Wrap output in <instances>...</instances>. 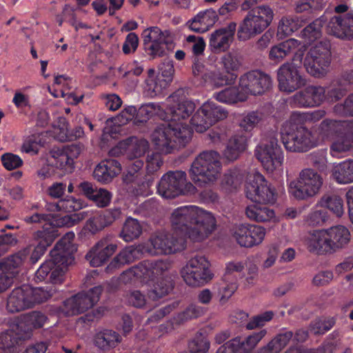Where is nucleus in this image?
<instances>
[{"instance_id":"nucleus-28","label":"nucleus","mask_w":353,"mask_h":353,"mask_svg":"<svg viewBox=\"0 0 353 353\" xmlns=\"http://www.w3.org/2000/svg\"><path fill=\"white\" fill-rule=\"evenodd\" d=\"M306 23V19L298 16H284L278 25L277 36L283 39L292 34L303 27Z\"/></svg>"},{"instance_id":"nucleus-50","label":"nucleus","mask_w":353,"mask_h":353,"mask_svg":"<svg viewBox=\"0 0 353 353\" xmlns=\"http://www.w3.org/2000/svg\"><path fill=\"white\" fill-rule=\"evenodd\" d=\"M347 93L346 88L341 83V81L334 80L327 92L325 99L330 103H334L341 100Z\"/></svg>"},{"instance_id":"nucleus-40","label":"nucleus","mask_w":353,"mask_h":353,"mask_svg":"<svg viewBox=\"0 0 353 353\" xmlns=\"http://www.w3.org/2000/svg\"><path fill=\"white\" fill-rule=\"evenodd\" d=\"M29 291V296L31 307H33L36 304H39L48 301L55 292V290L49 287L31 288L27 285Z\"/></svg>"},{"instance_id":"nucleus-42","label":"nucleus","mask_w":353,"mask_h":353,"mask_svg":"<svg viewBox=\"0 0 353 353\" xmlns=\"http://www.w3.org/2000/svg\"><path fill=\"white\" fill-rule=\"evenodd\" d=\"M74 238L72 232H68L59 240L55 245L54 248L51 251L52 257H54L57 261H60V258H65L69 250L72 247V241Z\"/></svg>"},{"instance_id":"nucleus-38","label":"nucleus","mask_w":353,"mask_h":353,"mask_svg":"<svg viewBox=\"0 0 353 353\" xmlns=\"http://www.w3.org/2000/svg\"><path fill=\"white\" fill-rule=\"evenodd\" d=\"M143 228L140 222L131 217L128 218L123 223L121 236L126 242L138 239L142 233Z\"/></svg>"},{"instance_id":"nucleus-58","label":"nucleus","mask_w":353,"mask_h":353,"mask_svg":"<svg viewBox=\"0 0 353 353\" xmlns=\"http://www.w3.org/2000/svg\"><path fill=\"white\" fill-rule=\"evenodd\" d=\"M188 347L191 353H205L210 347V342L201 333H197L189 343Z\"/></svg>"},{"instance_id":"nucleus-26","label":"nucleus","mask_w":353,"mask_h":353,"mask_svg":"<svg viewBox=\"0 0 353 353\" xmlns=\"http://www.w3.org/2000/svg\"><path fill=\"white\" fill-rule=\"evenodd\" d=\"M352 121H341L326 119L322 121L318 128V134L323 140H330L331 139L343 134L346 128H352Z\"/></svg>"},{"instance_id":"nucleus-23","label":"nucleus","mask_w":353,"mask_h":353,"mask_svg":"<svg viewBox=\"0 0 353 353\" xmlns=\"http://www.w3.org/2000/svg\"><path fill=\"white\" fill-rule=\"evenodd\" d=\"M236 23L230 22L226 27L214 31L210 39V46L216 51L227 50L234 40Z\"/></svg>"},{"instance_id":"nucleus-56","label":"nucleus","mask_w":353,"mask_h":353,"mask_svg":"<svg viewBox=\"0 0 353 353\" xmlns=\"http://www.w3.org/2000/svg\"><path fill=\"white\" fill-rule=\"evenodd\" d=\"M332 112L339 117H353V94L348 95L343 103H336Z\"/></svg>"},{"instance_id":"nucleus-9","label":"nucleus","mask_w":353,"mask_h":353,"mask_svg":"<svg viewBox=\"0 0 353 353\" xmlns=\"http://www.w3.org/2000/svg\"><path fill=\"white\" fill-rule=\"evenodd\" d=\"M196 188L187 181L186 173L181 170L169 171L159 182L157 192L165 199H174L181 194L194 193Z\"/></svg>"},{"instance_id":"nucleus-2","label":"nucleus","mask_w":353,"mask_h":353,"mask_svg":"<svg viewBox=\"0 0 353 353\" xmlns=\"http://www.w3.org/2000/svg\"><path fill=\"white\" fill-rule=\"evenodd\" d=\"M245 193L248 199L259 203L247 207L245 214L250 219L265 222L274 217V211L263 204L275 201L274 190L262 174L256 173L252 176L245 186Z\"/></svg>"},{"instance_id":"nucleus-17","label":"nucleus","mask_w":353,"mask_h":353,"mask_svg":"<svg viewBox=\"0 0 353 353\" xmlns=\"http://www.w3.org/2000/svg\"><path fill=\"white\" fill-rule=\"evenodd\" d=\"M167 112L173 121L188 118L195 109V105L186 99L185 91L179 89L166 99Z\"/></svg>"},{"instance_id":"nucleus-29","label":"nucleus","mask_w":353,"mask_h":353,"mask_svg":"<svg viewBox=\"0 0 353 353\" xmlns=\"http://www.w3.org/2000/svg\"><path fill=\"white\" fill-rule=\"evenodd\" d=\"M143 250V247L142 245L128 246L113 259L110 265L115 268H119L122 265L133 263L141 257Z\"/></svg>"},{"instance_id":"nucleus-51","label":"nucleus","mask_w":353,"mask_h":353,"mask_svg":"<svg viewBox=\"0 0 353 353\" xmlns=\"http://www.w3.org/2000/svg\"><path fill=\"white\" fill-rule=\"evenodd\" d=\"M145 90L152 97L161 94L168 85L167 81L160 77H150L145 80Z\"/></svg>"},{"instance_id":"nucleus-13","label":"nucleus","mask_w":353,"mask_h":353,"mask_svg":"<svg viewBox=\"0 0 353 353\" xmlns=\"http://www.w3.org/2000/svg\"><path fill=\"white\" fill-rule=\"evenodd\" d=\"M142 38L145 51L153 59L164 56L165 46L172 43L170 32L156 26L144 30Z\"/></svg>"},{"instance_id":"nucleus-33","label":"nucleus","mask_w":353,"mask_h":353,"mask_svg":"<svg viewBox=\"0 0 353 353\" xmlns=\"http://www.w3.org/2000/svg\"><path fill=\"white\" fill-rule=\"evenodd\" d=\"M247 139L243 135H234L232 137L227 144L223 152V156L228 161H233L236 160L241 153L246 148Z\"/></svg>"},{"instance_id":"nucleus-3","label":"nucleus","mask_w":353,"mask_h":353,"mask_svg":"<svg viewBox=\"0 0 353 353\" xmlns=\"http://www.w3.org/2000/svg\"><path fill=\"white\" fill-rule=\"evenodd\" d=\"M192 131L181 123L163 124L155 128L151 141L157 152L168 154L185 147L190 141Z\"/></svg>"},{"instance_id":"nucleus-30","label":"nucleus","mask_w":353,"mask_h":353,"mask_svg":"<svg viewBox=\"0 0 353 353\" xmlns=\"http://www.w3.org/2000/svg\"><path fill=\"white\" fill-rule=\"evenodd\" d=\"M327 21V19L325 15L316 19L300 32V38L307 43L320 39L322 36V28Z\"/></svg>"},{"instance_id":"nucleus-54","label":"nucleus","mask_w":353,"mask_h":353,"mask_svg":"<svg viewBox=\"0 0 353 353\" xmlns=\"http://www.w3.org/2000/svg\"><path fill=\"white\" fill-rule=\"evenodd\" d=\"M325 114V111L321 109L307 113L293 112L291 116L292 121L303 124L306 121L317 122L323 118Z\"/></svg>"},{"instance_id":"nucleus-25","label":"nucleus","mask_w":353,"mask_h":353,"mask_svg":"<svg viewBox=\"0 0 353 353\" xmlns=\"http://www.w3.org/2000/svg\"><path fill=\"white\" fill-rule=\"evenodd\" d=\"M327 230L331 254L345 249L348 246L352 235L346 227L339 225Z\"/></svg>"},{"instance_id":"nucleus-62","label":"nucleus","mask_w":353,"mask_h":353,"mask_svg":"<svg viewBox=\"0 0 353 353\" xmlns=\"http://www.w3.org/2000/svg\"><path fill=\"white\" fill-rule=\"evenodd\" d=\"M47 319L46 315L40 311H32L24 315L26 323L34 329L42 327Z\"/></svg>"},{"instance_id":"nucleus-61","label":"nucleus","mask_w":353,"mask_h":353,"mask_svg":"<svg viewBox=\"0 0 353 353\" xmlns=\"http://www.w3.org/2000/svg\"><path fill=\"white\" fill-rule=\"evenodd\" d=\"M57 211H64L72 212L77 211L82 208V202L74 197L70 196L64 199L59 200L55 205Z\"/></svg>"},{"instance_id":"nucleus-5","label":"nucleus","mask_w":353,"mask_h":353,"mask_svg":"<svg viewBox=\"0 0 353 353\" xmlns=\"http://www.w3.org/2000/svg\"><path fill=\"white\" fill-rule=\"evenodd\" d=\"M281 140L285 149L292 152H305L317 145L314 133L304 124L290 119L285 121L281 130Z\"/></svg>"},{"instance_id":"nucleus-35","label":"nucleus","mask_w":353,"mask_h":353,"mask_svg":"<svg viewBox=\"0 0 353 353\" xmlns=\"http://www.w3.org/2000/svg\"><path fill=\"white\" fill-rule=\"evenodd\" d=\"M47 161L51 166L66 172H72L73 169L63 148H52L47 154Z\"/></svg>"},{"instance_id":"nucleus-36","label":"nucleus","mask_w":353,"mask_h":353,"mask_svg":"<svg viewBox=\"0 0 353 353\" xmlns=\"http://www.w3.org/2000/svg\"><path fill=\"white\" fill-rule=\"evenodd\" d=\"M347 131L337 135L330 145L332 152L341 154L353 150V131L346 128Z\"/></svg>"},{"instance_id":"nucleus-7","label":"nucleus","mask_w":353,"mask_h":353,"mask_svg":"<svg viewBox=\"0 0 353 353\" xmlns=\"http://www.w3.org/2000/svg\"><path fill=\"white\" fill-rule=\"evenodd\" d=\"M330 48V41L324 39L309 49L305 56L303 66L310 75L323 78L329 72L332 61Z\"/></svg>"},{"instance_id":"nucleus-41","label":"nucleus","mask_w":353,"mask_h":353,"mask_svg":"<svg viewBox=\"0 0 353 353\" xmlns=\"http://www.w3.org/2000/svg\"><path fill=\"white\" fill-rule=\"evenodd\" d=\"M15 333L12 331L0 334V353H18V341Z\"/></svg>"},{"instance_id":"nucleus-11","label":"nucleus","mask_w":353,"mask_h":353,"mask_svg":"<svg viewBox=\"0 0 353 353\" xmlns=\"http://www.w3.org/2000/svg\"><path fill=\"white\" fill-rule=\"evenodd\" d=\"M102 291V287L99 285L88 292L77 293L63 303L61 310L67 316L83 313L92 308L99 301Z\"/></svg>"},{"instance_id":"nucleus-16","label":"nucleus","mask_w":353,"mask_h":353,"mask_svg":"<svg viewBox=\"0 0 353 353\" xmlns=\"http://www.w3.org/2000/svg\"><path fill=\"white\" fill-rule=\"evenodd\" d=\"M239 86L246 94L260 95L271 88L272 79L260 70H252L240 77Z\"/></svg>"},{"instance_id":"nucleus-12","label":"nucleus","mask_w":353,"mask_h":353,"mask_svg":"<svg viewBox=\"0 0 353 353\" xmlns=\"http://www.w3.org/2000/svg\"><path fill=\"white\" fill-rule=\"evenodd\" d=\"M256 158L268 172H273L282 165L283 156L278 139L270 137L261 141L254 150Z\"/></svg>"},{"instance_id":"nucleus-15","label":"nucleus","mask_w":353,"mask_h":353,"mask_svg":"<svg viewBox=\"0 0 353 353\" xmlns=\"http://www.w3.org/2000/svg\"><path fill=\"white\" fill-rule=\"evenodd\" d=\"M276 77L279 90L286 93H292L305 85V78L294 63H283L276 71Z\"/></svg>"},{"instance_id":"nucleus-20","label":"nucleus","mask_w":353,"mask_h":353,"mask_svg":"<svg viewBox=\"0 0 353 353\" xmlns=\"http://www.w3.org/2000/svg\"><path fill=\"white\" fill-rule=\"evenodd\" d=\"M327 32L337 38L350 40L353 38V12L334 16L327 25Z\"/></svg>"},{"instance_id":"nucleus-32","label":"nucleus","mask_w":353,"mask_h":353,"mask_svg":"<svg viewBox=\"0 0 353 353\" xmlns=\"http://www.w3.org/2000/svg\"><path fill=\"white\" fill-rule=\"evenodd\" d=\"M127 157L129 159H139L149 150V143L145 139L131 137L125 140Z\"/></svg>"},{"instance_id":"nucleus-43","label":"nucleus","mask_w":353,"mask_h":353,"mask_svg":"<svg viewBox=\"0 0 353 353\" xmlns=\"http://www.w3.org/2000/svg\"><path fill=\"white\" fill-rule=\"evenodd\" d=\"M172 289V285L168 281L165 280L159 281L148 289V299L152 301H157L168 294Z\"/></svg>"},{"instance_id":"nucleus-21","label":"nucleus","mask_w":353,"mask_h":353,"mask_svg":"<svg viewBox=\"0 0 353 353\" xmlns=\"http://www.w3.org/2000/svg\"><path fill=\"white\" fill-rule=\"evenodd\" d=\"M325 100V89L318 85H309L293 96L294 103L299 107H313Z\"/></svg>"},{"instance_id":"nucleus-53","label":"nucleus","mask_w":353,"mask_h":353,"mask_svg":"<svg viewBox=\"0 0 353 353\" xmlns=\"http://www.w3.org/2000/svg\"><path fill=\"white\" fill-rule=\"evenodd\" d=\"M59 123L62 125L59 139L63 142L71 141L83 137L84 132L81 127H76L73 131L70 132L68 129V122L65 118H60Z\"/></svg>"},{"instance_id":"nucleus-14","label":"nucleus","mask_w":353,"mask_h":353,"mask_svg":"<svg viewBox=\"0 0 353 353\" xmlns=\"http://www.w3.org/2000/svg\"><path fill=\"white\" fill-rule=\"evenodd\" d=\"M150 248L146 249L151 255L170 254L184 248V239L174 236L168 232H159L154 234L149 240Z\"/></svg>"},{"instance_id":"nucleus-27","label":"nucleus","mask_w":353,"mask_h":353,"mask_svg":"<svg viewBox=\"0 0 353 353\" xmlns=\"http://www.w3.org/2000/svg\"><path fill=\"white\" fill-rule=\"evenodd\" d=\"M121 171L120 163L113 159H107L99 163L94 170V176L98 181L108 183Z\"/></svg>"},{"instance_id":"nucleus-34","label":"nucleus","mask_w":353,"mask_h":353,"mask_svg":"<svg viewBox=\"0 0 353 353\" xmlns=\"http://www.w3.org/2000/svg\"><path fill=\"white\" fill-rule=\"evenodd\" d=\"M30 252V248H26L0 261V269L14 275L15 270L19 268Z\"/></svg>"},{"instance_id":"nucleus-45","label":"nucleus","mask_w":353,"mask_h":353,"mask_svg":"<svg viewBox=\"0 0 353 353\" xmlns=\"http://www.w3.org/2000/svg\"><path fill=\"white\" fill-rule=\"evenodd\" d=\"M191 125L199 133L205 132L212 125L211 121L205 112L203 105L197 110L191 119Z\"/></svg>"},{"instance_id":"nucleus-57","label":"nucleus","mask_w":353,"mask_h":353,"mask_svg":"<svg viewBox=\"0 0 353 353\" xmlns=\"http://www.w3.org/2000/svg\"><path fill=\"white\" fill-rule=\"evenodd\" d=\"M328 218L329 216L325 210H315L307 214L305 219V223L312 227L321 226Z\"/></svg>"},{"instance_id":"nucleus-47","label":"nucleus","mask_w":353,"mask_h":353,"mask_svg":"<svg viewBox=\"0 0 353 353\" xmlns=\"http://www.w3.org/2000/svg\"><path fill=\"white\" fill-rule=\"evenodd\" d=\"M128 273H133L134 276L146 280H152L155 278L152 260H145L140 262L132 268Z\"/></svg>"},{"instance_id":"nucleus-60","label":"nucleus","mask_w":353,"mask_h":353,"mask_svg":"<svg viewBox=\"0 0 353 353\" xmlns=\"http://www.w3.org/2000/svg\"><path fill=\"white\" fill-rule=\"evenodd\" d=\"M146 172L148 174H154L163 164L161 153L159 152L148 154L146 157Z\"/></svg>"},{"instance_id":"nucleus-22","label":"nucleus","mask_w":353,"mask_h":353,"mask_svg":"<svg viewBox=\"0 0 353 353\" xmlns=\"http://www.w3.org/2000/svg\"><path fill=\"white\" fill-rule=\"evenodd\" d=\"M304 243L310 252L317 254H331L327 230L310 231L304 237Z\"/></svg>"},{"instance_id":"nucleus-39","label":"nucleus","mask_w":353,"mask_h":353,"mask_svg":"<svg viewBox=\"0 0 353 353\" xmlns=\"http://www.w3.org/2000/svg\"><path fill=\"white\" fill-rule=\"evenodd\" d=\"M320 206L332 212L336 216L340 217L344 213L343 201L341 197L334 194H325L318 203Z\"/></svg>"},{"instance_id":"nucleus-55","label":"nucleus","mask_w":353,"mask_h":353,"mask_svg":"<svg viewBox=\"0 0 353 353\" xmlns=\"http://www.w3.org/2000/svg\"><path fill=\"white\" fill-rule=\"evenodd\" d=\"M243 180V174L237 170H232L224 174L222 184L229 190H232L239 187Z\"/></svg>"},{"instance_id":"nucleus-63","label":"nucleus","mask_w":353,"mask_h":353,"mask_svg":"<svg viewBox=\"0 0 353 353\" xmlns=\"http://www.w3.org/2000/svg\"><path fill=\"white\" fill-rule=\"evenodd\" d=\"M54 267L50 271L49 276V281L54 284L61 283L63 280L64 270L63 267L66 260L65 258H60V261H57L54 257Z\"/></svg>"},{"instance_id":"nucleus-64","label":"nucleus","mask_w":353,"mask_h":353,"mask_svg":"<svg viewBox=\"0 0 353 353\" xmlns=\"http://www.w3.org/2000/svg\"><path fill=\"white\" fill-rule=\"evenodd\" d=\"M263 114L257 111H252L245 115L240 122V126L245 131H251L262 120Z\"/></svg>"},{"instance_id":"nucleus-46","label":"nucleus","mask_w":353,"mask_h":353,"mask_svg":"<svg viewBox=\"0 0 353 353\" xmlns=\"http://www.w3.org/2000/svg\"><path fill=\"white\" fill-rule=\"evenodd\" d=\"M205 112L211 121L212 125L216 122L225 119L228 115V112L212 101H208L203 104Z\"/></svg>"},{"instance_id":"nucleus-44","label":"nucleus","mask_w":353,"mask_h":353,"mask_svg":"<svg viewBox=\"0 0 353 353\" xmlns=\"http://www.w3.org/2000/svg\"><path fill=\"white\" fill-rule=\"evenodd\" d=\"M332 175L339 183L353 182V171L350 161L342 162L334 167Z\"/></svg>"},{"instance_id":"nucleus-49","label":"nucleus","mask_w":353,"mask_h":353,"mask_svg":"<svg viewBox=\"0 0 353 353\" xmlns=\"http://www.w3.org/2000/svg\"><path fill=\"white\" fill-rule=\"evenodd\" d=\"M57 236V230L52 227H49L34 232L33 238L37 241V244L47 248L52 245Z\"/></svg>"},{"instance_id":"nucleus-31","label":"nucleus","mask_w":353,"mask_h":353,"mask_svg":"<svg viewBox=\"0 0 353 353\" xmlns=\"http://www.w3.org/2000/svg\"><path fill=\"white\" fill-rule=\"evenodd\" d=\"M300 45V41L295 39H289L272 46L269 52V58L272 61L280 62Z\"/></svg>"},{"instance_id":"nucleus-4","label":"nucleus","mask_w":353,"mask_h":353,"mask_svg":"<svg viewBox=\"0 0 353 353\" xmlns=\"http://www.w3.org/2000/svg\"><path fill=\"white\" fill-rule=\"evenodd\" d=\"M220 154L215 150L200 152L191 164L190 178L198 186L214 183L219 176L221 170Z\"/></svg>"},{"instance_id":"nucleus-8","label":"nucleus","mask_w":353,"mask_h":353,"mask_svg":"<svg viewBox=\"0 0 353 353\" xmlns=\"http://www.w3.org/2000/svg\"><path fill=\"white\" fill-rule=\"evenodd\" d=\"M323 184L320 174L312 168L302 170L296 180L289 185L290 194L296 199L305 200L318 194Z\"/></svg>"},{"instance_id":"nucleus-10","label":"nucleus","mask_w":353,"mask_h":353,"mask_svg":"<svg viewBox=\"0 0 353 353\" xmlns=\"http://www.w3.org/2000/svg\"><path fill=\"white\" fill-rule=\"evenodd\" d=\"M210 266V262L204 256L196 254L183 268L182 276L188 285L196 287L204 285L213 277Z\"/></svg>"},{"instance_id":"nucleus-6","label":"nucleus","mask_w":353,"mask_h":353,"mask_svg":"<svg viewBox=\"0 0 353 353\" xmlns=\"http://www.w3.org/2000/svg\"><path fill=\"white\" fill-rule=\"evenodd\" d=\"M274 14L268 5H261L251 8L240 23L237 37L240 41H247L263 32L272 22Z\"/></svg>"},{"instance_id":"nucleus-18","label":"nucleus","mask_w":353,"mask_h":353,"mask_svg":"<svg viewBox=\"0 0 353 353\" xmlns=\"http://www.w3.org/2000/svg\"><path fill=\"white\" fill-rule=\"evenodd\" d=\"M265 234V228L255 225L241 224L232 230V237L241 247L245 248L259 245Z\"/></svg>"},{"instance_id":"nucleus-59","label":"nucleus","mask_w":353,"mask_h":353,"mask_svg":"<svg viewBox=\"0 0 353 353\" xmlns=\"http://www.w3.org/2000/svg\"><path fill=\"white\" fill-rule=\"evenodd\" d=\"M223 282L224 283L219 289V294L221 296L220 302L221 304L225 303L238 288L236 279H230L228 281L223 279Z\"/></svg>"},{"instance_id":"nucleus-37","label":"nucleus","mask_w":353,"mask_h":353,"mask_svg":"<svg viewBox=\"0 0 353 353\" xmlns=\"http://www.w3.org/2000/svg\"><path fill=\"white\" fill-rule=\"evenodd\" d=\"M121 340L118 333L111 330H105L96 334L94 343L98 347L105 350L116 347Z\"/></svg>"},{"instance_id":"nucleus-1","label":"nucleus","mask_w":353,"mask_h":353,"mask_svg":"<svg viewBox=\"0 0 353 353\" xmlns=\"http://www.w3.org/2000/svg\"><path fill=\"white\" fill-rule=\"evenodd\" d=\"M174 232L193 242H201L216 229L214 215L194 205L182 206L174 210L170 215Z\"/></svg>"},{"instance_id":"nucleus-48","label":"nucleus","mask_w":353,"mask_h":353,"mask_svg":"<svg viewBox=\"0 0 353 353\" xmlns=\"http://www.w3.org/2000/svg\"><path fill=\"white\" fill-rule=\"evenodd\" d=\"M214 98L223 103H235L243 101L244 97L239 93L236 87H229L214 94Z\"/></svg>"},{"instance_id":"nucleus-19","label":"nucleus","mask_w":353,"mask_h":353,"mask_svg":"<svg viewBox=\"0 0 353 353\" xmlns=\"http://www.w3.org/2000/svg\"><path fill=\"white\" fill-rule=\"evenodd\" d=\"M117 248L108 237L103 238L90 249L85 259L92 267L101 266L116 252Z\"/></svg>"},{"instance_id":"nucleus-24","label":"nucleus","mask_w":353,"mask_h":353,"mask_svg":"<svg viewBox=\"0 0 353 353\" xmlns=\"http://www.w3.org/2000/svg\"><path fill=\"white\" fill-rule=\"evenodd\" d=\"M28 292L27 285L12 290L7 297V311L10 313H17L31 308Z\"/></svg>"},{"instance_id":"nucleus-52","label":"nucleus","mask_w":353,"mask_h":353,"mask_svg":"<svg viewBox=\"0 0 353 353\" xmlns=\"http://www.w3.org/2000/svg\"><path fill=\"white\" fill-rule=\"evenodd\" d=\"M236 77L237 75L235 73L210 72L208 81H210L214 86L221 87L233 84Z\"/></svg>"}]
</instances>
